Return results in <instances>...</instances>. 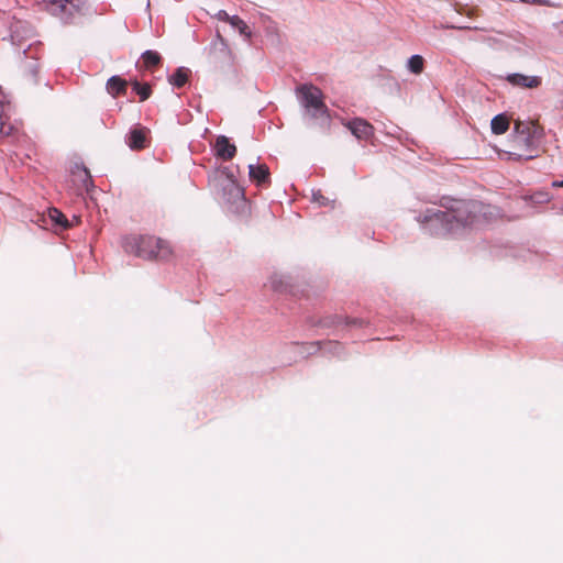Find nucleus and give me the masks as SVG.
<instances>
[{"label":"nucleus","instance_id":"f257e3e1","mask_svg":"<svg viewBox=\"0 0 563 563\" xmlns=\"http://www.w3.org/2000/svg\"><path fill=\"white\" fill-rule=\"evenodd\" d=\"M482 209L483 205L477 201H454L445 211L435 207L428 208L416 220L430 233L441 234L474 224L476 213Z\"/></svg>","mask_w":563,"mask_h":563},{"label":"nucleus","instance_id":"f03ea898","mask_svg":"<svg viewBox=\"0 0 563 563\" xmlns=\"http://www.w3.org/2000/svg\"><path fill=\"white\" fill-rule=\"evenodd\" d=\"M543 137V129L534 121H516L511 135L512 151L508 152L514 159H532L537 154H528L538 150Z\"/></svg>","mask_w":563,"mask_h":563},{"label":"nucleus","instance_id":"7ed1b4c3","mask_svg":"<svg viewBox=\"0 0 563 563\" xmlns=\"http://www.w3.org/2000/svg\"><path fill=\"white\" fill-rule=\"evenodd\" d=\"M125 252L145 260L167 261L173 254L168 242L155 236H129L123 241Z\"/></svg>","mask_w":563,"mask_h":563},{"label":"nucleus","instance_id":"20e7f679","mask_svg":"<svg viewBox=\"0 0 563 563\" xmlns=\"http://www.w3.org/2000/svg\"><path fill=\"white\" fill-rule=\"evenodd\" d=\"M297 95L306 113L313 119L329 120L328 109L322 100V92L312 85H301L297 88Z\"/></svg>","mask_w":563,"mask_h":563},{"label":"nucleus","instance_id":"39448f33","mask_svg":"<svg viewBox=\"0 0 563 563\" xmlns=\"http://www.w3.org/2000/svg\"><path fill=\"white\" fill-rule=\"evenodd\" d=\"M33 34V29L26 23L19 21L13 25L11 40L19 53L22 52V54L29 56L35 43V41H32Z\"/></svg>","mask_w":563,"mask_h":563},{"label":"nucleus","instance_id":"423d86ee","mask_svg":"<svg viewBox=\"0 0 563 563\" xmlns=\"http://www.w3.org/2000/svg\"><path fill=\"white\" fill-rule=\"evenodd\" d=\"M220 185L223 191V198L228 203H238L244 200V190L236 183L234 175L229 168L220 172Z\"/></svg>","mask_w":563,"mask_h":563},{"label":"nucleus","instance_id":"0eeeda50","mask_svg":"<svg viewBox=\"0 0 563 563\" xmlns=\"http://www.w3.org/2000/svg\"><path fill=\"white\" fill-rule=\"evenodd\" d=\"M47 11L64 22H69L80 11V0H49Z\"/></svg>","mask_w":563,"mask_h":563},{"label":"nucleus","instance_id":"6e6552de","mask_svg":"<svg viewBox=\"0 0 563 563\" xmlns=\"http://www.w3.org/2000/svg\"><path fill=\"white\" fill-rule=\"evenodd\" d=\"M70 181L78 192L88 191L91 176L82 164L75 163L70 169Z\"/></svg>","mask_w":563,"mask_h":563},{"label":"nucleus","instance_id":"1a4fd4ad","mask_svg":"<svg viewBox=\"0 0 563 563\" xmlns=\"http://www.w3.org/2000/svg\"><path fill=\"white\" fill-rule=\"evenodd\" d=\"M351 133L358 140H368L374 134V128L367 121L361 118L343 122Z\"/></svg>","mask_w":563,"mask_h":563},{"label":"nucleus","instance_id":"9d476101","mask_svg":"<svg viewBox=\"0 0 563 563\" xmlns=\"http://www.w3.org/2000/svg\"><path fill=\"white\" fill-rule=\"evenodd\" d=\"M506 80L512 86H517V87H521V88H529V89L538 88L541 85L540 77L528 76V75L518 74V73L509 74L506 77Z\"/></svg>","mask_w":563,"mask_h":563},{"label":"nucleus","instance_id":"9b49d317","mask_svg":"<svg viewBox=\"0 0 563 563\" xmlns=\"http://www.w3.org/2000/svg\"><path fill=\"white\" fill-rule=\"evenodd\" d=\"M11 110V103L0 98V134L2 135H10L14 130L13 124L10 122Z\"/></svg>","mask_w":563,"mask_h":563},{"label":"nucleus","instance_id":"f8f14e48","mask_svg":"<svg viewBox=\"0 0 563 563\" xmlns=\"http://www.w3.org/2000/svg\"><path fill=\"white\" fill-rule=\"evenodd\" d=\"M214 150L217 156L220 158L228 161L231 159L236 152V147L234 144L229 142V139L224 135H220L216 140Z\"/></svg>","mask_w":563,"mask_h":563},{"label":"nucleus","instance_id":"ddd939ff","mask_svg":"<svg viewBox=\"0 0 563 563\" xmlns=\"http://www.w3.org/2000/svg\"><path fill=\"white\" fill-rule=\"evenodd\" d=\"M250 178L258 185L265 184L269 178V169L264 164H250L249 165Z\"/></svg>","mask_w":563,"mask_h":563},{"label":"nucleus","instance_id":"4468645a","mask_svg":"<svg viewBox=\"0 0 563 563\" xmlns=\"http://www.w3.org/2000/svg\"><path fill=\"white\" fill-rule=\"evenodd\" d=\"M128 82L119 76H113L108 79V93L118 96L126 91Z\"/></svg>","mask_w":563,"mask_h":563},{"label":"nucleus","instance_id":"2eb2a0df","mask_svg":"<svg viewBox=\"0 0 563 563\" xmlns=\"http://www.w3.org/2000/svg\"><path fill=\"white\" fill-rule=\"evenodd\" d=\"M492 131L495 134H504L509 128V119L506 114H498L492 119Z\"/></svg>","mask_w":563,"mask_h":563},{"label":"nucleus","instance_id":"dca6fc26","mask_svg":"<svg viewBox=\"0 0 563 563\" xmlns=\"http://www.w3.org/2000/svg\"><path fill=\"white\" fill-rule=\"evenodd\" d=\"M128 144L132 150L145 147V133L142 130H133L129 135Z\"/></svg>","mask_w":563,"mask_h":563},{"label":"nucleus","instance_id":"f3484780","mask_svg":"<svg viewBox=\"0 0 563 563\" xmlns=\"http://www.w3.org/2000/svg\"><path fill=\"white\" fill-rule=\"evenodd\" d=\"M230 25L245 38L250 40L252 37V31L250 26L240 16L232 15Z\"/></svg>","mask_w":563,"mask_h":563},{"label":"nucleus","instance_id":"a211bd4d","mask_svg":"<svg viewBox=\"0 0 563 563\" xmlns=\"http://www.w3.org/2000/svg\"><path fill=\"white\" fill-rule=\"evenodd\" d=\"M48 218L51 219V221L60 227L62 229H68L71 227V223L67 220V218L65 217L64 213H62L58 209L56 208H51L48 210Z\"/></svg>","mask_w":563,"mask_h":563},{"label":"nucleus","instance_id":"6ab92c4d","mask_svg":"<svg viewBox=\"0 0 563 563\" xmlns=\"http://www.w3.org/2000/svg\"><path fill=\"white\" fill-rule=\"evenodd\" d=\"M190 70L185 67H179L176 69L175 74L170 76L169 82L177 88L183 87L189 77Z\"/></svg>","mask_w":563,"mask_h":563},{"label":"nucleus","instance_id":"aec40b11","mask_svg":"<svg viewBox=\"0 0 563 563\" xmlns=\"http://www.w3.org/2000/svg\"><path fill=\"white\" fill-rule=\"evenodd\" d=\"M424 60L421 55H412L407 62V68L412 74L419 75L423 70Z\"/></svg>","mask_w":563,"mask_h":563},{"label":"nucleus","instance_id":"412c9836","mask_svg":"<svg viewBox=\"0 0 563 563\" xmlns=\"http://www.w3.org/2000/svg\"><path fill=\"white\" fill-rule=\"evenodd\" d=\"M142 58H143L144 64L147 67L155 66V65H157L161 62L159 54L157 52H154V51H145L142 54Z\"/></svg>","mask_w":563,"mask_h":563},{"label":"nucleus","instance_id":"4be33fe9","mask_svg":"<svg viewBox=\"0 0 563 563\" xmlns=\"http://www.w3.org/2000/svg\"><path fill=\"white\" fill-rule=\"evenodd\" d=\"M129 27L125 22H118L114 25H112V35L114 37H123L128 34Z\"/></svg>","mask_w":563,"mask_h":563},{"label":"nucleus","instance_id":"5701e85b","mask_svg":"<svg viewBox=\"0 0 563 563\" xmlns=\"http://www.w3.org/2000/svg\"><path fill=\"white\" fill-rule=\"evenodd\" d=\"M135 92L140 96L141 101L146 100L151 96V88L148 85H140L134 82L133 85Z\"/></svg>","mask_w":563,"mask_h":563},{"label":"nucleus","instance_id":"b1692460","mask_svg":"<svg viewBox=\"0 0 563 563\" xmlns=\"http://www.w3.org/2000/svg\"><path fill=\"white\" fill-rule=\"evenodd\" d=\"M312 201L319 206H328L330 203L329 199L325 198L319 190L312 191Z\"/></svg>","mask_w":563,"mask_h":563},{"label":"nucleus","instance_id":"393cba45","mask_svg":"<svg viewBox=\"0 0 563 563\" xmlns=\"http://www.w3.org/2000/svg\"><path fill=\"white\" fill-rule=\"evenodd\" d=\"M522 3L528 4H540V5H547V7H553L554 4L549 0H519Z\"/></svg>","mask_w":563,"mask_h":563},{"label":"nucleus","instance_id":"a878e982","mask_svg":"<svg viewBox=\"0 0 563 563\" xmlns=\"http://www.w3.org/2000/svg\"><path fill=\"white\" fill-rule=\"evenodd\" d=\"M216 18L220 21H224V22H228L230 24L231 22V19H232V15H230L227 11L224 10H220L218 11V13L216 14Z\"/></svg>","mask_w":563,"mask_h":563},{"label":"nucleus","instance_id":"bb28decb","mask_svg":"<svg viewBox=\"0 0 563 563\" xmlns=\"http://www.w3.org/2000/svg\"><path fill=\"white\" fill-rule=\"evenodd\" d=\"M549 200H550V197H549V195H548V194H539V195H537V197H536V201H537V202H547V201H549Z\"/></svg>","mask_w":563,"mask_h":563},{"label":"nucleus","instance_id":"cd10ccee","mask_svg":"<svg viewBox=\"0 0 563 563\" xmlns=\"http://www.w3.org/2000/svg\"><path fill=\"white\" fill-rule=\"evenodd\" d=\"M553 187H563V180H555L552 183Z\"/></svg>","mask_w":563,"mask_h":563},{"label":"nucleus","instance_id":"c85d7f7f","mask_svg":"<svg viewBox=\"0 0 563 563\" xmlns=\"http://www.w3.org/2000/svg\"><path fill=\"white\" fill-rule=\"evenodd\" d=\"M329 346H333L334 349H338L340 345L338 343H329Z\"/></svg>","mask_w":563,"mask_h":563},{"label":"nucleus","instance_id":"c756f323","mask_svg":"<svg viewBox=\"0 0 563 563\" xmlns=\"http://www.w3.org/2000/svg\"><path fill=\"white\" fill-rule=\"evenodd\" d=\"M113 2H115V0H112Z\"/></svg>","mask_w":563,"mask_h":563}]
</instances>
